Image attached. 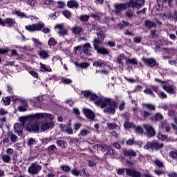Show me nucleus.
Returning <instances> with one entry per match:
<instances>
[{
	"instance_id": "25",
	"label": "nucleus",
	"mask_w": 177,
	"mask_h": 177,
	"mask_svg": "<svg viewBox=\"0 0 177 177\" xmlns=\"http://www.w3.org/2000/svg\"><path fill=\"white\" fill-rule=\"evenodd\" d=\"M71 172L74 176H82V174H85V169H83L81 171H79L77 169H73Z\"/></svg>"
},
{
	"instance_id": "16",
	"label": "nucleus",
	"mask_w": 177,
	"mask_h": 177,
	"mask_svg": "<svg viewBox=\"0 0 177 177\" xmlns=\"http://www.w3.org/2000/svg\"><path fill=\"white\" fill-rule=\"evenodd\" d=\"M38 55L40 59H42L43 60H46V59H49L50 57V55H49V51L46 50H41L40 51H38Z\"/></svg>"
},
{
	"instance_id": "51",
	"label": "nucleus",
	"mask_w": 177,
	"mask_h": 177,
	"mask_svg": "<svg viewBox=\"0 0 177 177\" xmlns=\"http://www.w3.org/2000/svg\"><path fill=\"white\" fill-rule=\"evenodd\" d=\"M91 94H92V92L89 91H85L82 92V95H83L84 97H88V99L89 97H91Z\"/></svg>"
},
{
	"instance_id": "30",
	"label": "nucleus",
	"mask_w": 177,
	"mask_h": 177,
	"mask_svg": "<svg viewBox=\"0 0 177 177\" xmlns=\"http://www.w3.org/2000/svg\"><path fill=\"white\" fill-rule=\"evenodd\" d=\"M93 44L94 49H96L99 48V45L102 44V40L98 37H95L93 40Z\"/></svg>"
},
{
	"instance_id": "15",
	"label": "nucleus",
	"mask_w": 177,
	"mask_h": 177,
	"mask_svg": "<svg viewBox=\"0 0 177 177\" xmlns=\"http://www.w3.org/2000/svg\"><path fill=\"white\" fill-rule=\"evenodd\" d=\"M162 88L164 91H166L167 93H170L171 95H175L176 93V91H175V87L174 86L169 84H164L162 86Z\"/></svg>"
},
{
	"instance_id": "41",
	"label": "nucleus",
	"mask_w": 177,
	"mask_h": 177,
	"mask_svg": "<svg viewBox=\"0 0 177 177\" xmlns=\"http://www.w3.org/2000/svg\"><path fill=\"white\" fill-rule=\"evenodd\" d=\"M43 4L46 6H50V5H56V1L53 0H43Z\"/></svg>"
},
{
	"instance_id": "3",
	"label": "nucleus",
	"mask_w": 177,
	"mask_h": 177,
	"mask_svg": "<svg viewBox=\"0 0 177 177\" xmlns=\"http://www.w3.org/2000/svg\"><path fill=\"white\" fill-rule=\"evenodd\" d=\"M43 118H47L50 121H53L54 117L53 115L46 113H35L34 115H29L28 116H21L19 118V122L21 125L24 127L26 122H32L35 120H42Z\"/></svg>"
},
{
	"instance_id": "14",
	"label": "nucleus",
	"mask_w": 177,
	"mask_h": 177,
	"mask_svg": "<svg viewBox=\"0 0 177 177\" xmlns=\"http://www.w3.org/2000/svg\"><path fill=\"white\" fill-rule=\"evenodd\" d=\"M14 129L17 133L18 136H21V135H23V129H24V126L20 123H15L14 125Z\"/></svg>"
},
{
	"instance_id": "62",
	"label": "nucleus",
	"mask_w": 177,
	"mask_h": 177,
	"mask_svg": "<svg viewBox=\"0 0 177 177\" xmlns=\"http://www.w3.org/2000/svg\"><path fill=\"white\" fill-rule=\"evenodd\" d=\"M118 175L124 176L125 175V169H118L117 171Z\"/></svg>"
},
{
	"instance_id": "53",
	"label": "nucleus",
	"mask_w": 177,
	"mask_h": 177,
	"mask_svg": "<svg viewBox=\"0 0 177 177\" xmlns=\"http://www.w3.org/2000/svg\"><path fill=\"white\" fill-rule=\"evenodd\" d=\"M164 52H165L166 53H174V52H175V48H164Z\"/></svg>"
},
{
	"instance_id": "27",
	"label": "nucleus",
	"mask_w": 177,
	"mask_h": 177,
	"mask_svg": "<svg viewBox=\"0 0 177 177\" xmlns=\"http://www.w3.org/2000/svg\"><path fill=\"white\" fill-rule=\"evenodd\" d=\"M145 24L147 28H154L155 27H157V24L150 20H146Z\"/></svg>"
},
{
	"instance_id": "55",
	"label": "nucleus",
	"mask_w": 177,
	"mask_h": 177,
	"mask_svg": "<svg viewBox=\"0 0 177 177\" xmlns=\"http://www.w3.org/2000/svg\"><path fill=\"white\" fill-rule=\"evenodd\" d=\"M2 160L4 162H9L10 161V156L8 155H3L2 156Z\"/></svg>"
},
{
	"instance_id": "59",
	"label": "nucleus",
	"mask_w": 177,
	"mask_h": 177,
	"mask_svg": "<svg viewBox=\"0 0 177 177\" xmlns=\"http://www.w3.org/2000/svg\"><path fill=\"white\" fill-rule=\"evenodd\" d=\"M126 17L128 19H133V12H132V11H127L126 12Z\"/></svg>"
},
{
	"instance_id": "24",
	"label": "nucleus",
	"mask_w": 177,
	"mask_h": 177,
	"mask_svg": "<svg viewBox=\"0 0 177 177\" xmlns=\"http://www.w3.org/2000/svg\"><path fill=\"white\" fill-rule=\"evenodd\" d=\"M95 50H96L97 53L100 55H109V50L103 47H97Z\"/></svg>"
},
{
	"instance_id": "42",
	"label": "nucleus",
	"mask_w": 177,
	"mask_h": 177,
	"mask_svg": "<svg viewBox=\"0 0 177 177\" xmlns=\"http://www.w3.org/2000/svg\"><path fill=\"white\" fill-rule=\"evenodd\" d=\"M60 168L64 172L68 173L70 171H71V167L67 165H61Z\"/></svg>"
},
{
	"instance_id": "20",
	"label": "nucleus",
	"mask_w": 177,
	"mask_h": 177,
	"mask_svg": "<svg viewBox=\"0 0 177 177\" xmlns=\"http://www.w3.org/2000/svg\"><path fill=\"white\" fill-rule=\"evenodd\" d=\"M84 113L89 120H95V113L88 109H84Z\"/></svg>"
},
{
	"instance_id": "13",
	"label": "nucleus",
	"mask_w": 177,
	"mask_h": 177,
	"mask_svg": "<svg viewBox=\"0 0 177 177\" xmlns=\"http://www.w3.org/2000/svg\"><path fill=\"white\" fill-rule=\"evenodd\" d=\"M16 24V19L15 18H6L3 20V27H13Z\"/></svg>"
},
{
	"instance_id": "23",
	"label": "nucleus",
	"mask_w": 177,
	"mask_h": 177,
	"mask_svg": "<svg viewBox=\"0 0 177 177\" xmlns=\"http://www.w3.org/2000/svg\"><path fill=\"white\" fill-rule=\"evenodd\" d=\"M55 28H57L58 34H61V35H67V30L63 28V25H61V24L57 25L55 26Z\"/></svg>"
},
{
	"instance_id": "36",
	"label": "nucleus",
	"mask_w": 177,
	"mask_h": 177,
	"mask_svg": "<svg viewBox=\"0 0 177 177\" xmlns=\"http://www.w3.org/2000/svg\"><path fill=\"white\" fill-rule=\"evenodd\" d=\"M153 163L155 164V165H156V167H158V168H162L164 167V162H162V161H161L159 159H155L153 160Z\"/></svg>"
},
{
	"instance_id": "34",
	"label": "nucleus",
	"mask_w": 177,
	"mask_h": 177,
	"mask_svg": "<svg viewBox=\"0 0 177 177\" xmlns=\"http://www.w3.org/2000/svg\"><path fill=\"white\" fill-rule=\"evenodd\" d=\"M143 106L149 110V111H154L156 110V106L151 104H144Z\"/></svg>"
},
{
	"instance_id": "56",
	"label": "nucleus",
	"mask_w": 177,
	"mask_h": 177,
	"mask_svg": "<svg viewBox=\"0 0 177 177\" xmlns=\"http://www.w3.org/2000/svg\"><path fill=\"white\" fill-rule=\"evenodd\" d=\"M125 109V102L124 101H121L119 103V110L120 111H122Z\"/></svg>"
},
{
	"instance_id": "52",
	"label": "nucleus",
	"mask_w": 177,
	"mask_h": 177,
	"mask_svg": "<svg viewBox=\"0 0 177 177\" xmlns=\"http://www.w3.org/2000/svg\"><path fill=\"white\" fill-rule=\"evenodd\" d=\"M168 115L171 118H175V117H176V112H175V111L170 110L168 111Z\"/></svg>"
},
{
	"instance_id": "43",
	"label": "nucleus",
	"mask_w": 177,
	"mask_h": 177,
	"mask_svg": "<svg viewBox=\"0 0 177 177\" xmlns=\"http://www.w3.org/2000/svg\"><path fill=\"white\" fill-rule=\"evenodd\" d=\"M124 127L125 128V129H129V128H135V124L128 121H125L124 123Z\"/></svg>"
},
{
	"instance_id": "63",
	"label": "nucleus",
	"mask_w": 177,
	"mask_h": 177,
	"mask_svg": "<svg viewBox=\"0 0 177 177\" xmlns=\"http://www.w3.org/2000/svg\"><path fill=\"white\" fill-rule=\"evenodd\" d=\"M62 84H71V82H73V81H71V80H70V79L62 78Z\"/></svg>"
},
{
	"instance_id": "33",
	"label": "nucleus",
	"mask_w": 177,
	"mask_h": 177,
	"mask_svg": "<svg viewBox=\"0 0 177 177\" xmlns=\"http://www.w3.org/2000/svg\"><path fill=\"white\" fill-rule=\"evenodd\" d=\"M93 67H103L104 65V61L97 60L93 62Z\"/></svg>"
},
{
	"instance_id": "21",
	"label": "nucleus",
	"mask_w": 177,
	"mask_h": 177,
	"mask_svg": "<svg viewBox=\"0 0 177 177\" xmlns=\"http://www.w3.org/2000/svg\"><path fill=\"white\" fill-rule=\"evenodd\" d=\"M67 6H68L70 8H76L78 9V7L80 6V4H78V1L75 0H70L67 2Z\"/></svg>"
},
{
	"instance_id": "11",
	"label": "nucleus",
	"mask_w": 177,
	"mask_h": 177,
	"mask_svg": "<svg viewBox=\"0 0 177 177\" xmlns=\"http://www.w3.org/2000/svg\"><path fill=\"white\" fill-rule=\"evenodd\" d=\"M142 61L145 64H146L148 67H151L153 68L156 64H157V62L153 58H142Z\"/></svg>"
},
{
	"instance_id": "9",
	"label": "nucleus",
	"mask_w": 177,
	"mask_h": 177,
	"mask_svg": "<svg viewBox=\"0 0 177 177\" xmlns=\"http://www.w3.org/2000/svg\"><path fill=\"white\" fill-rule=\"evenodd\" d=\"M40 129L45 132L48 129H53L55 128V123L53 122H39Z\"/></svg>"
},
{
	"instance_id": "35",
	"label": "nucleus",
	"mask_w": 177,
	"mask_h": 177,
	"mask_svg": "<svg viewBox=\"0 0 177 177\" xmlns=\"http://www.w3.org/2000/svg\"><path fill=\"white\" fill-rule=\"evenodd\" d=\"M32 41L35 44V48H41L42 46V43H41L39 39L33 37Z\"/></svg>"
},
{
	"instance_id": "60",
	"label": "nucleus",
	"mask_w": 177,
	"mask_h": 177,
	"mask_svg": "<svg viewBox=\"0 0 177 177\" xmlns=\"http://www.w3.org/2000/svg\"><path fill=\"white\" fill-rule=\"evenodd\" d=\"M63 15L64 16H65V17H66L67 19H70V17H71V12H70V11L68 10H65L63 12Z\"/></svg>"
},
{
	"instance_id": "22",
	"label": "nucleus",
	"mask_w": 177,
	"mask_h": 177,
	"mask_svg": "<svg viewBox=\"0 0 177 177\" xmlns=\"http://www.w3.org/2000/svg\"><path fill=\"white\" fill-rule=\"evenodd\" d=\"M123 154L124 157H135L136 156V152L131 149H123Z\"/></svg>"
},
{
	"instance_id": "4",
	"label": "nucleus",
	"mask_w": 177,
	"mask_h": 177,
	"mask_svg": "<svg viewBox=\"0 0 177 177\" xmlns=\"http://www.w3.org/2000/svg\"><path fill=\"white\" fill-rule=\"evenodd\" d=\"M44 27L45 24H44V22H39L37 24L26 26L25 29L27 31H29V32H34V31H41V30H42L44 34H49V32H50V29Z\"/></svg>"
},
{
	"instance_id": "17",
	"label": "nucleus",
	"mask_w": 177,
	"mask_h": 177,
	"mask_svg": "<svg viewBox=\"0 0 177 177\" xmlns=\"http://www.w3.org/2000/svg\"><path fill=\"white\" fill-rule=\"evenodd\" d=\"M160 129L163 132H169L171 131V126L167 122V121H163L160 124Z\"/></svg>"
},
{
	"instance_id": "10",
	"label": "nucleus",
	"mask_w": 177,
	"mask_h": 177,
	"mask_svg": "<svg viewBox=\"0 0 177 177\" xmlns=\"http://www.w3.org/2000/svg\"><path fill=\"white\" fill-rule=\"evenodd\" d=\"M82 51L86 55V56H92V46L91 44L86 43L83 45Z\"/></svg>"
},
{
	"instance_id": "12",
	"label": "nucleus",
	"mask_w": 177,
	"mask_h": 177,
	"mask_svg": "<svg viewBox=\"0 0 177 177\" xmlns=\"http://www.w3.org/2000/svg\"><path fill=\"white\" fill-rule=\"evenodd\" d=\"M125 171L127 175H128V176H131V177H140L141 174L140 172L135 170V169H125Z\"/></svg>"
},
{
	"instance_id": "61",
	"label": "nucleus",
	"mask_w": 177,
	"mask_h": 177,
	"mask_svg": "<svg viewBox=\"0 0 177 177\" xmlns=\"http://www.w3.org/2000/svg\"><path fill=\"white\" fill-rule=\"evenodd\" d=\"M68 126L66 125V124H59V128L62 131V132H66V131L67 130Z\"/></svg>"
},
{
	"instance_id": "2",
	"label": "nucleus",
	"mask_w": 177,
	"mask_h": 177,
	"mask_svg": "<svg viewBox=\"0 0 177 177\" xmlns=\"http://www.w3.org/2000/svg\"><path fill=\"white\" fill-rule=\"evenodd\" d=\"M142 6H145V0H129L126 3L114 4L115 13L120 15L122 10H126L128 8H132L133 10V9H140Z\"/></svg>"
},
{
	"instance_id": "58",
	"label": "nucleus",
	"mask_w": 177,
	"mask_h": 177,
	"mask_svg": "<svg viewBox=\"0 0 177 177\" xmlns=\"http://www.w3.org/2000/svg\"><path fill=\"white\" fill-rule=\"evenodd\" d=\"M59 16H60V13L59 12H55L49 15V17H53L54 19V20H55L57 17H59Z\"/></svg>"
},
{
	"instance_id": "8",
	"label": "nucleus",
	"mask_w": 177,
	"mask_h": 177,
	"mask_svg": "<svg viewBox=\"0 0 177 177\" xmlns=\"http://www.w3.org/2000/svg\"><path fill=\"white\" fill-rule=\"evenodd\" d=\"M142 127L145 131V135L148 138L156 136V131L154 130V128H153V126L150 124H143Z\"/></svg>"
},
{
	"instance_id": "46",
	"label": "nucleus",
	"mask_w": 177,
	"mask_h": 177,
	"mask_svg": "<svg viewBox=\"0 0 177 177\" xmlns=\"http://www.w3.org/2000/svg\"><path fill=\"white\" fill-rule=\"evenodd\" d=\"M134 131L138 135H142L143 133V129L140 126L134 127Z\"/></svg>"
},
{
	"instance_id": "45",
	"label": "nucleus",
	"mask_w": 177,
	"mask_h": 177,
	"mask_svg": "<svg viewBox=\"0 0 177 177\" xmlns=\"http://www.w3.org/2000/svg\"><path fill=\"white\" fill-rule=\"evenodd\" d=\"M57 44V41H56V39H55V38L50 37L48 39V45L49 46H55V45H56Z\"/></svg>"
},
{
	"instance_id": "19",
	"label": "nucleus",
	"mask_w": 177,
	"mask_h": 177,
	"mask_svg": "<svg viewBox=\"0 0 177 177\" xmlns=\"http://www.w3.org/2000/svg\"><path fill=\"white\" fill-rule=\"evenodd\" d=\"M158 16L162 19V20H167V19H172V15H171V12L167 10L164 13L158 14Z\"/></svg>"
},
{
	"instance_id": "44",
	"label": "nucleus",
	"mask_w": 177,
	"mask_h": 177,
	"mask_svg": "<svg viewBox=\"0 0 177 177\" xmlns=\"http://www.w3.org/2000/svg\"><path fill=\"white\" fill-rule=\"evenodd\" d=\"M15 15H16V16H18L19 17H22V18L25 17L26 19H28V17L26 15V13L21 12L18 10L15 11Z\"/></svg>"
},
{
	"instance_id": "5",
	"label": "nucleus",
	"mask_w": 177,
	"mask_h": 177,
	"mask_svg": "<svg viewBox=\"0 0 177 177\" xmlns=\"http://www.w3.org/2000/svg\"><path fill=\"white\" fill-rule=\"evenodd\" d=\"M41 169H42L41 165H38L37 162H32L28 167V172L30 175H38L41 172Z\"/></svg>"
},
{
	"instance_id": "47",
	"label": "nucleus",
	"mask_w": 177,
	"mask_h": 177,
	"mask_svg": "<svg viewBox=\"0 0 177 177\" xmlns=\"http://www.w3.org/2000/svg\"><path fill=\"white\" fill-rule=\"evenodd\" d=\"M42 96L37 97H36V101H35V105L37 106V107L41 106L42 104V100H43Z\"/></svg>"
},
{
	"instance_id": "7",
	"label": "nucleus",
	"mask_w": 177,
	"mask_h": 177,
	"mask_svg": "<svg viewBox=\"0 0 177 177\" xmlns=\"http://www.w3.org/2000/svg\"><path fill=\"white\" fill-rule=\"evenodd\" d=\"M162 146H164V145L160 144L156 141H152L147 142L144 147V149H145V150H149V149H151L152 150H158L159 149H161Z\"/></svg>"
},
{
	"instance_id": "38",
	"label": "nucleus",
	"mask_w": 177,
	"mask_h": 177,
	"mask_svg": "<svg viewBox=\"0 0 177 177\" xmlns=\"http://www.w3.org/2000/svg\"><path fill=\"white\" fill-rule=\"evenodd\" d=\"M126 63H129V64H132L133 66H138V59L136 58L128 59Z\"/></svg>"
},
{
	"instance_id": "40",
	"label": "nucleus",
	"mask_w": 177,
	"mask_h": 177,
	"mask_svg": "<svg viewBox=\"0 0 177 177\" xmlns=\"http://www.w3.org/2000/svg\"><path fill=\"white\" fill-rule=\"evenodd\" d=\"M169 157L177 161V149L171 151L169 153Z\"/></svg>"
},
{
	"instance_id": "49",
	"label": "nucleus",
	"mask_w": 177,
	"mask_h": 177,
	"mask_svg": "<svg viewBox=\"0 0 177 177\" xmlns=\"http://www.w3.org/2000/svg\"><path fill=\"white\" fill-rule=\"evenodd\" d=\"M144 93H145L146 95H150L151 96H153V97H154V93L151 91V87L147 88L145 90H144Z\"/></svg>"
},
{
	"instance_id": "26",
	"label": "nucleus",
	"mask_w": 177,
	"mask_h": 177,
	"mask_svg": "<svg viewBox=\"0 0 177 177\" xmlns=\"http://www.w3.org/2000/svg\"><path fill=\"white\" fill-rule=\"evenodd\" d=\"M8 136L12 143H16V142L19 140V137H17V136H16V134L13 133L12 132H9Z\"/></svg>"
},
{
	"instance_id": "54",
	"label": "nucleus",
	"mask_w": 177,
	"mask_h": 177,
	"mask_svg": "<svg viewBox=\"0 0 177 177\" xmlns=\"http://www.w3.org/2000/svg\"><path fill=\"white\" fill-rule=\"evenodd\" d=\"M154 118L156 121H161V120H162L164 118L160 113H156L155 114Z\"/></svg>"
},
{
	"instance_id": "29",
	"label": "nucleus",
	"mask_w": 177,
	"mask_h": 177,
	"mask_svg": "<svg viewBox=\"0 0 177 177\" xmlns=\"http://www.w3.org/2000/svg\"><path fill=\"white\" fill-rule=\"evenodd\" d=\"M127 57L124 54H120L117 58H116V63L118 64H122V60H127Z\"/></svg>"
},
{
	"instance_id": "32",
	"label": "nucleus",
	"mask_w": 177,
	"mask_h": 177,
	"mask_svg": "<svg viewBox=\"0 0 177 177\" xmlns=\"http://www.w3.org/2000/svg\"><path fill=\"white\" fill-rule=\"evenodd\" d=\"M72 31H73V32H74V34L75 35H80V34H81V32H82V28H81L80 26H75V27L73 28Z\"/></svg>"
},
{
	"instance_id": "1",
	"label": "nucleus",
	"mask_w": 177,
	"mask_h": 177,
	"mask_svg": "<svg viewBox=\"0 0 177 177\" xmlns=\"http://www.w3.org/2000/svg\"><path fill=\"white\" fill-rule=\"evenodd\" d=\"M90 100L94 102L97 106H100L101 109H104V112L108 114H115V109L118 107V102L110 98H100L91 93Z\"/></svg>"
},
{
	"instance_id": "18",
	"label": "nucleus",
	"mask_w": 177,
	"mask_h": 177,
	"mask_svg": "<svg viewBox=\"0 0 177 177\" xmlns=\"http://www.w3.org/2000/svg\"><path fill=\"white\" fill-rule=\"evenodd\" d=\"M39 65H40L39 71L41 73H52V68H50V66L45 64H42V62H40Z\"/></svg>"
},
{
	"instance_id": "6",
	"label": "nucleus",
	"mask_w": 177,
	"mask_h": 177,
	"mask_svg": "<svg viewBox=\"0 0 177 177\" xmlns=\"http://www.w3.org/2000/svg\"><path fill=\"white\" fill-rule=\"evenodd\" d=\"M26 129L29 132H39L40 126L39 122H38V120H35L33 122H30L26 127Z\"/></svg>"
},
{
	"instance_id": "28",
	"label": "nucleus",
	"mask_w": 177,
	"mask_h": 177,
	"mask_svg": "<svg viewBox=\"0 0 177 177\" xmlns=\"http://www.w3.org/2000/svg\"><path fill=\"white\" fill-rule=\"evenodd\" d=\"M118 27L120 28L121 30L124 28V27H129L131 26L129 22H127L125 21H122L120 23L117 24Z\"/></svg>"
},
{
	"instance_id": "39",
	"label": "nucleus",
	"mask_w": 177,
	"mask_h": 177,
	"mask_svg": "<svg viewBox=\"0 0 177 177\" xmlns=\"http://www.w3.org/2000/svg\"><path fill=\"white\" fill-rule=\"evenodd\" d=\"M57 145L59 147H61V149H66V145H67V143L62 140H57Z\"/></svg>"
},
{
	"instance_id": "37",
	"label": "nucleus",
	"mask_w": 177,
	"mask_h": 177,
	"mask_svg": "<svg viewBox=\"0 0 177 177\" xmlns=\"http://www.w3.org/2000/svg\"><path fill=\"white\" fill-rule=\"evenodd\" d=\"M88 134H89V130H87V129H81L79 134H78V136H80V138L81 137H85Z\"/></svg>"
},
{
	"instance_id": "64",
	"label": "nucleus",
	"mask_w": 177,
	"mask_h": 177,
	"mask_svg": "<svg viewBox=\"0 0 177 177\" xmlns=\"http://www.w3.org/2000/svg\"><path fill=\"white\" fill-rule=\"evenodd\" d=\"M104 33H97V38H99L101 41H103V39H104Z\"/></svg>"
},
{
	"instance_id": "57",
	"label": "nucleus",
	"mask_w": 177,
	"mask_h": 177,
	"mask_svg": "<svg viewBox=\"0 0 177 177\" xmlns=\"http://www.w3.org/2000/svg\"><path fill=\"white\" fill-rule=\"evenodd\" d=\"M157 138L160 140H165V139L167 138V136L162 135L161 133H159L157 134Z\"/></svg>"
},
{
	"instance_id": "48",
	"label": "nucleus",
	"mask_w": 177,
	"mask_h": 177,
	"mask_svg": "<svg viewBox=\"0 0 177 177\" xmlns=\"http://www.w3.org/2000/svg\"><path fill=\"white\" fill-rule=\"evenodd\" d=\"M75 66H77V67H80V68H88L89 67V64L86 62H83L81 64H75Z\"/></svg>"
},
{
	"instance_id": "31",
	"label": "nucleus",
	"mask_w": 177,
	"mask_h": 177,
	"mask_svg": "<svg viewBox=\"0 0 177 177\" xmlns=\"http://www.w3.org/2000/svg\"><path fill=\"white\" fill-rule=\"evenodd\" d=\"M106 126L109 131H111V129H115L118 128V124L115 122H108L106 123Z\"/></svg>"
},
{
	"instance_id": "50",
	"label": "nucleus",
	"mask_w": 177,
	"mask_h": 177,
	"mask_svg": "<svg viewBox=\"0 0 177 177\" xmlns=\"http://www.w3.org/2000/svg\"><path fill=\"white\" fill-rule=\"evenodd\" d=\"M3 104L5 106H9L10 104V97H6L3 98Z\"/></svg>"
}]
</instances>
